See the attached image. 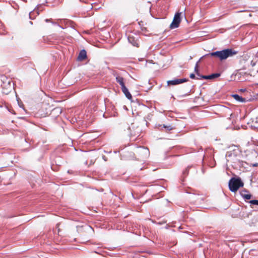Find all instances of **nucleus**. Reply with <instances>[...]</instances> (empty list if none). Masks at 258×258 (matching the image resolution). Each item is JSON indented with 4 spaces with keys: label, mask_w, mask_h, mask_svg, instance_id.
Listing matches in <instances>:
<instances>
[{
    "label": "nucleus",
    "mask_w": 258,
    "mask_h": 258,
    "mask_svg": "<svg viewBox=\"0 0 258 258\" xmlns=\"http://www.w3.org/2000/svg\"><path fill=\"white\" fill-rule=\"evenodd\" d=\"M167 85L170 86H175L177 85L180 84L179 79L178 78H174L173 80H168L167 82Z\"/></svg>",
    "instance_id": "f3484780"
},
{
    "label": "nucleus",
    "mask_w": 258,
    "mask_h": 258,
    "mask_svg": "<svg viewBox=\"0 0 258 258\" xmlns=\"http://www.w3.org/2000/svg\"><path fill=\"white\" fill-rule=\"evenodd\" d=\"M1 81L3 93L7 95L14 89V83L13 82L12 78L3 75L1 76Z\"/></svg>",
    "instance_id": "7ed1b4c3"
},
{
    "label": "nucleus",
    "mask_w": 258,
    "mask_h": 258,
    "mask_svg": "<svg viewBox=\"0 0 258 258\" xmlns=\"http://www.w3.org/2000/svg\"><path fill=\"white\" fill-rule=\"evenodd\" d=\"M143 151L144 152L146 156H148L149 155V150L147 148H143Z\"/></svg>",
    "instance_id": "393cba45"
},
{
    "label": "nucleus",
    "mask_w": 258,
    "mask_h": 258,
    "mask_svg": "<svg viewBox=\"0 0 258 258\" xmlns=\"http://www.w3.org/2000/svg\"><path fill=\"white\" fill-rule=\"evenodd\" d=\"M188 81H189V80L188 78H184L179 79L180 84L183 83L187 82Z\"/></svg>",
    "instance_id": "cd10ccee"
},
{
    "label": "nucleus",
    "mask_w": 258,
    "mask_h": 258,
    "mask_svg": "<svg viewBox=\"0 0 258 258\" xmlns=\"http://www.w3.org/2000/svg\"><path fill=\"white\" fill-rule=\"evenodd\" d=\"M203 58H200L199 60L196 62V66L194 68L195 73H191L189 75V78L191 79L197 80H214L221 76L220 73H215L210 74L209 75H204L201 74L200 73L199 63Z\"/></svg>",
    "instance_id": "f03ea898"
},
{
    "label": "nucleus",
    "mask_w": 258,
    "mask_h": 258,
    "mask_svg": "<svg viewBox=\"0 0 258 258\" xmlns=\"http://www.w3.org/2000/svg\"><path fill=\"white\" fill-rule=\"evenodd\" d=\"M182 19V13L177 12L175 14L173 19L170 25V29H173L179 27Z\"/></svg>",
    "instance_id": "0eeeda50"
},
{
    "label": "nucleus",
    "mask_w": 258,
    "mask_h": 258,
    "mask_svg": "<svg viewBox=\"0 0 258 258\" xmlns=\"http://www.w3.org/2000/svg\"><path fill=\"white\" fill-rule=\"evenodd\" d=\"M152 115L151 114H148L146 116L143 117L141 121V123H145L147 126H148L150 124L148 120H150L151 119V117Z\"/></svg>",
    "instance_id": "dca6fc26"
},
{
    "label": "nucleus",
    "mask_w": 258,
    "mask_h": 258,
    "mask_svg": "<svg viewBox=\"0 0 258 258\" xmlns=\"http://www.w3.org/2000/svg\"><path fill=\"white\" fill-rule=\"evenodd\" d=\"M44 95V92L43 91H41V93H40V96H41V97H42L43 95ZM41 100H42V98H41L40 101Z\"/></svg>",
    "instance_id": "c9c22d12"
},
{
    "label": "nucleus",
    "mask_w": 258,
    "mask_h": 258,
    "mask_svg": "<svg viewBox=\"0 0 258 258\" xmlns=\"http://www.w3.org/2000/svg\"><path fill=\"white\" fill-rule=\"evenodd\" d=\"M24 22L27 24V23L28 22V21H27V17H26L24 19Z\"/></svg>",
    "instance_id": "ea45409f"
},
{
    "label": "nucleus",
    "mask_w": 258,
    "mask_h": 258,
    "mask_svg": "<svg viewBox=\"0 0 258 258\" xmlns=\"http://www.w3.org/2000/svg\"><path fill=\"white\" fill-rule=\"evenodd\" d=\"M156 127L158 128L159 130H165L166 131H170L172 130L174 128L171 125H165V124H156Z\"/></svg>",
    "instance_id": "2eb2a0df"
},
{
    "label": "nucleus",
    "mask_w": 258,
    "mask_h": 258,
    "mask_svg": "<svg viewBox=\"0 0 258 258\" xmlns=\"http://www.w3.org/2000/svg\"><path fill=\"white\" fill-rule=\"evenodd\" d=\"M87 57V51L85 49L81 50L77 57V60L82 61L86 59Z\"/></svg>",
    "instance_id": "ddd939ff"
},
{
    "label": "nucleus",
    "mask_w": 258,
    "mask_h": 258,
    "mask_svg": "<svg viewBox=\"0 0 258 258\" xmlns=\"http://www.w3.org/2000/svg\"><path fill=\"white\" fill-rule=\"evenodd\" d=\"M102 158H103V159L105 161H106V159L105 156H103L102 157Z\"/></svg>",
    "instance_id": "c03bdc74"
},
{
    "label": "nucleus",
    "mask_w": 258,
    "mask_h": 258,
    "mask_svg": "<svg viewBox=\"0 0 258 258\" xmlns=\"http://www.w3.org/2000/svg\"><path fill=\"white\" fill-rule=\"evenodd\" d=\"M28 23L30 24V25H32V21H30L28 22Z\"/></svg>",
    "instance_id": "37998d69"
},
{
    "label": "nucleus",
    "mask_w": 258,
    "mask_h": 258,
    "mask_svg": "<svg viewBox=\"0 0 258 258\" xmlns=\"http://www.w3.org/2000/svg\"><path fill=\"white\" fill-rule=\"evenodd\" d=\"M237 53V51H236L232 48H228L223 49L221 50L209 52L202 56L201 58L210 56L211 57H214L218 58L221 61H222L226 60L228 57H232L236 55Z\"/></svg>",
    "instance_id": "f257e3e1"
},
{
    "label": "nucleus",
    "mask_w": 258,
    "mask_h": 258,
    "mask_svg": "<svg viewBox=\"0 0 258 258\" xmlns=\"http://www.w3.org/2000/svg\"><path fill=\"white\" fill-rule=\"evenodd\" d=\"M237 13H243V17L247 18L252 16L251 14L247 10H240L236 12Z\"/></svg>",
    "instance_id": "412c9836"
},
{
    "label": "nucleus",
    "mask_w": 258,
    "mask_h": 258,
    "mask_svg": "<svg viewBox=\"0 0 258 258\" xmlns=\"http://www.w3.org/2000/svg\"><path fill=\"white\" fill-rule=\"evenodd\" d=\"M191 167V166H188L187 168L183 171L182 176L181 177V182H183L184 181V178L188 175L189 170Z\"/></svg>",
    "instance_id": "a211bd4d"
},
{
    "label": "nucleus",
    "mask_w": 258,
    "mask_h": 258,
    "mask_svg": "<svg viewBox=\"0 0 258 258\" xmlns=\"http://www.w3.org/2000/svg\"><path fill=\"white\" fill-rule=\"evenodd\" d=\"M120 156L121 160H133L135 158L134 153L130 151L123 152Z\"/></svg>",
    "instance_id": "9d476101"
},
{
    "label": "nucleus",
    "mask_w": 258,
    "mask_h": 258,
    "mask_svg": "<svg viewBox=\"0 0 258 258\" xmlns=\"http://www.w3.org/2000/svg\"><path fill=\"white\" fill-rule=\"evenodd\" d=\"M5 107L10 112L13 114H16L13 109H10L7 106H5Z\"/></svg>",
    "instance_id": "c756f323"
},
{
    "label": "nucleus",
    "mask_w": 258,
    "mask_h": 258,
    "mask_svg": "<svg viewBox=\"0 0 258 258\" xmlns=\"http://www.w3.org/2000/svg\"><path fill=\"white\" fill-rule=\"evenodd\" d=\"M0 107H2V105H0Z\"/></svg>",
    "instance_id": "6e6d98bb"
},
{
    "label": "nucleus",
    "mask_w": 258,
    "mask_h": 258,
    "mask_svg": "<svg viewBox=\"0 0 258 258\" xmlns=\"http://www.w3.org/2000/svg\"><path fill=\"white\" fill-rule=\"evenodd\" d=\"M33 125L35 124V122L34 121H33Z\"/></svg>",
    "instance_id": "603ef678"
},
{
    "label": "nucleus",
    "mask_w": 258,
    "mask_h": 258,
    "mask_svg": "<svg viewBox=\"0 0 258 258\" xmlns=\"http://www.w3.org/2000/svg\"><path fill=\"white\" fill-rule=\"evenodd\" d=\"M80 2L87 3L89 0H79Z\"/></svg>",
    "instance_id": "4c0bfd02"
},
{
    "label": "nucleus",
    "mask_w": 258,
    "mask_h": 258,
    "mask_svg": "<svg viewBox=\"0 0 258 258\" xmlns=\"http://www.w3.org/2000/svg\"><path fill=\"white\" fill-rule=\"evenodd\" d=\"M72 28H74V26H71Z\"/></svg>",
    "instance_id": "5fc2aeb1"
},
{
    "label": "nucleus",
    "mask_w": 258,
    "mask_h": 258,
    "mask_svg": "<svg viewBox=\"0 0 258 258\" xmlns=\"http://www.w3.org/2000/svg\"><path fill=\"white\" fill-rule=\"evenodd\" d=\"M238 146L232 145L228 147L229 151L226 152V157L230 159L235 157H241V151L238 149Z\"/></svg>",
    "instance_id": "423d86ee"
},
{
    "label": "nucleus",
    "mask_w": 258,
    "mask_h": 258,
    "mask_svg": "<svg viewBox=\"0 0 258 258\" xmlns=\"http://www.w3.org/2000/svg\"><path fill=\"white\" fill-rule=\"evenodd\" d=\"M238 1L239 0H226V2L229 5V7H232V8L236 7V5L238 3Z\"/></svg>",
    "instance_id": "aec40b11"
},
{
    "label": "nucleus",
    "mask_w": 258,
    "mask_h": 258,
    "mask_svg": "<svg viewBox=\"0 0 258 258\" xmlns=\"http://www.w3.org/2000/svg\"><path fill=\"white\" fill-rule=\"evenodd\" d=\"M185 193L187 194H193L191 191H188V190H186L185 191Z\"/></svg>",
    "instance_id": "79ce46f5"
},
{
    "label": "nucleus",
    "mask_w": 258,
    "mask_h": 258,
    "mask_svg": "<svg viewBox=\"0 0 258 258\" xmlns=\"http://www.w3.org/2000/svg\"><path fill=\"white\" fill-rule=\"evenodd\" d=\"M192 58V57L190 56V57H189V59H191Z\"/></svg>",
    "instance_id": "3c124183"
},
{
    "label": "nucleus",
    "mask_w": 258,
    "mask_h": 258,
    "mask_svg": "<svg viewBox=\"0 0 258 258\" xmlns=\"http://www.w3.org/2000/svg\"><path fill=\"white\" fill-rule=\"evenodd\" d=\"M148 191V189H147L145 191V194H146L147 192Z\"/></svg>",
    "instance_id": "09e8293b"
},
{
    "label": "nucleus",
    "mask_w": 258,
    "mask_h": 258,
    "mask_svg": "<svg viewBox=\"0 0 258 258\" xmlns=\"http://www.w3.org/2000/svg\"><path fill=\"white\" fill-rule=\"evenodd\" d=\"M223 107L225 109V110L224 111L225 112H227L228 111H230V109L229 108L224 106H223Z\"/></svg>",
    "instance_id": "473e14b6"
},
{
    "label": "nucleus",
    "mask_w": 258,
    "mask_h": 258,
    "mask_svg": "<svg viewBox=\"0 0 258 258\" xmlns=\"http://www.w3.org/2000/svg\"><path fill=\"white\" fill-rule=\"evenodd\" d=\"M119 152V151H114V153L116 154L117 153Z\"/></svg>",
    "instance_id": "49530a36"
},
{
    "label": "nucleus",
    "mask_w": 258,
    "mask_h": 258,
    "mask_svg": "<svg viewBox=\"0 0 258 258\" xmlns=\"http://www.w3.org/2000/svg\"><path fill=\"white\" fill-rule=\"evenodd\" d=\"M17 100L18 104L19 107L20 108H22L23 109H24V105L22 103V102L21 101H20V99L17 98Z\"/></svg>",
    "instance_id": "bb28decb"
},
{
    "label": "nucleus",
    "mask_w": 258,
    "mask_h": 258,
    "mask_svg": "<svg viewBox=\"0 0 258 258\" xmlns=\"http://www.w3.org/2000/svg\"><path fill=\"white\" fill-rule=\"evenodd\" d=\"M231 97L238 102L245 103L248 101L245 98L242 97L237 94H232Z\"/></svg>",
    "instance_id": "4468645a"
},
{
    "label": "nucleus",
    "mask_w": 258,
    "mask_h": 258,
    "mask_svg": "<svg viewBox=\"0 0 258 258\" xmlns=\"http://www.w3.org/2000/svg\"><path fill=\"white\" fill-rule=\"evenodd\" d=\"M249 203L251 205H257L258 206V200H251L249 202Z\"/></svg>",
    "instance_id": "a878e982"
},
{
    "label": "nucleus",
    "mask_w": 258,
    "mask_h": 258,
    "mask_svg": "<svg viewBox=\"0 0 258 258\" xmlns=\"http://www.w3.org/2000/svg\"><path fill=\"white\" fill-rule=\"evenodd\" d=\"M243 198L245 200H249L251 198V195H242Z\"/></svg>",
    "instance_id": "c85d7f7f"
},
{
    "label": "nucleus",
    "mask_w": 258,
    "mask_h": 258,
    "mask_svg": "<svg viewBox=\"0 0 258 258\" xmlns=\"http://www.w3.org/2000/svg\"><path fill=\"white\" fill-rule=\"evenodd\" d=\"M240 158V157H233L229 159H227V162H230L231 166L234 169H240L242 167L246 168L245 165L248 164L246 162L241 160Z\"/></svg>",
    "instance_id": "39448f33"
},
{
    "label": "nucleus",
    "mask_w": 258,
    "mask_h": 258,
    "mask_svg": "<svg viewBox=\"0 0 258 258\" xmlns=\"http://www.w3.org/2000/svg\"><path fill=\"white\" fill-rule=\"evenodd\" d=\"M67 172L69 174H73L74 172L72 170H68Z\"/></svg>",
    "instance_id": "e433bc0d"
},
{
    "label": "nucleus",
    "mask_w": 258,
    "mask_h": 258,
    "mask_svg": "<svg viewBox=\"0 0 258 258\" xmlns=\"http://www.w3.org/2000/svg\"><path fill=\"white\" fill-rule=\"evenodd\" d=\"M243 191L245 192H246L247 194H250L248 191V190L246 189H244L243 190Z\"/></svg>",
    "instance_id": "a19ab883"
},
{
    "label": "nucleus",
    "mask_w": 258,
    "mask_h": 258,
    "mask_svg": "<svg viewBox=\"0 0 258 258\" xmlns=\"http://www.w3.org/2000/svg\"><path fill=\"white\" fill-rule=\"evenodd\" d=\"M246 89H240L239 91L241 92H244L246 91Z\"/></svg>",
    "instance_id": "58836bf2"
},
{
    "label": "nucleus",
    "mask_w": 258,
    "mask_h": 258,
    "mask_svg": "<svg viewBox=\"0 0 258 258\" xmlns=\"http://www.w3.org/2000/svg\"><path fill=\"white\" fill-rule=\"evenodd\" d=\"M124 109H127V107H126L125 106H124Z\"/></svg>",
    "instance_id": "de8ad7c7"
},
{
    "label": "nucleus",
    "mask_w": 258,
    "mask_h": 258,
    "mask_svg": "<svg viewBox=\"0 0 258 258\" xmlns=\"http://www.w3.org/2000/svg\"><path fill=\"white\" fill-rule=\"evenodd\" d=\"M143 169H144V167H141V168L139 169V170H140V171H141V170H143Z\"/></svg>",
    "instance_id": "a18cd8bd"
},
{
    "label": "nucleus",
    "mask_w": 258,
    "mask_h": 258,
    "mask_svg": "<svg viewBox=\"0 0 258 258\" xmlns=\"http://www.w3.org/2000/svg\"><path fill=\"white\" fill-rule=\"evenodd\" d=\"M121 90L125 97L130 100L131 102H137V103L139 104V105H142L143 106L148 108L147 106L143 104V103H140V100L138 99H136L135 101L133 100L132 95L130 93L128 89L126 88V86H123V87L121 88Z\"/></svg>",
    "instance_id": "1a4fd4ad"
},
{
    "label": "nucleus",
    "mask_w": 258,
    "mask_h": 258,
    "mask_svg": "<svg viewBox=\"0 0 258 258\" xmlns=\"http://www.w3.org/2000/svg\"><path fill=\"white\" fill-rule=\"evenodd\" d=\"M116 81L118 83L121 87L123 86H125L124 82V78L120 76L117 75L115 78Z\"/></svg>",
    "instance_id": "6ab92c4d"
},
{
    "label": "nucleus",
    "mask_w": 258,
    "mask_h": 258,
    "mask_svg": "<svg viewBox=\"0 0 258 258\" xmlns=\"http://www.w3.org/2000/svg\"><path fill=\"white\" fill-rule=\"evenodd\" d=\"M34 72L36 73V75H37V77L38 78H40V77L39 76V75L38 74L36 69H33V76L34 75Z\"/></svg>",
    "instance_id": "f704fd0d"
},
{
    "label": "nucleus",
    "mask_w": 258,
    "mask_h": 258,
    "mask_svg": "<svg viewBox=\"0 0 258 258\" xmlns=\"http://www.w3.org/2000/svg\"><path fill=\"white\" fill-rule=\"evenodd\" d=\"M32 11H30L29 13V19L31 20H32Z\"/></svg>",
    "instance_id": "2f4dec72"
},
{
    "label": "nucleus",
    "mask_w": 258,
    "mask_h": 258,
    "mask_svg": "<svg viewBox=\"0 0 258 258\" xmlns=\"http://www.w3.org/2000/svg\"><path fill=\"white\" fill-rule=\"evenodd\" d=\"M156 187L157 188L156 194H161V192H162L163 191V190L160 189L161 188H165L164 187L159 186V185L156 186Z\"/></svg>",
    "instance_id": "b1692460"
},
{
    "label": "nucleus",
    "mask_w": 258,
    "mask_h": 258,
    "mask_svg": "<svg viewBox=\"0 0 258 258\" xmlns=\"http://www.w3.org/2000/svg\"><path fill=\"white\" fill-rule=\"evenodd\" d=\"M45 21L46 22V23H48V22H51L52 23V25H56L58 27H60L61 28L63 29L62 27H61L56 22H55L54 21H53L52 19H46L45 20Z\"/></svg>",
    "instance_id": "4be33fe9"
},
{
    "label": "nucleus",
    "mask_w": 258,
    "mask_h": 258,
    "mask_svg": "<svg viewBox=\"0 0 258 258\" xmlns=\"http://www.w3.org/2000/svg\"><path fill=\"white\" fill-rule=\"evenodd\" d=\"M41 2V4H37L36 7L33 9V14L36 13L37 15L39 14L40 11H42L43 9V7H44V4L47 3V0H40Z\"/></svg>",
    "instance_id": "f8f14e48"
},
{
    "label": "nucleus",
    "mask_w": 258,
    "mask_h": 258,
    "mask_svg": "<svg viewBox=\"0 0 258 258\" xmlns=\"http://www.w3.org/2000/svg\"><path fill=\"white\" fill-rule=\"evenodd\" d=\"M251 183H253V184H255V185H254L253 186L258 188V182H252V179H250Z\"/></svg>",
    "instance_id": "72a5a7b5"
},
{
    "label": "nucleus",
    "mask_w": 258,
    "mask_h": 258,
    "mask_svg": "<svg viewBox=\"0 0 258 258\" xmlns=\"http://www.w3.org/2000/svg\"><path fill=\"white\" fill-rule=\"evenodd\" d=\"M42 102H39L36 104L35 109L37 111L33 109V116L35 117H43L46 116V113L42 108Z\"/></svg>",
    "instance_id": "6e6552de"
},
{
    "label": "nucleus",
    "mask_w": 258,
    "mask_h": 258,
    "mask_svg": "<svg viewBox=\"0 0 258 258\" xmlns=\"http://www.w3.org/2000/svg\"><path fill=\"white\" fill-rule=\"evenodd\" d=\"M239 194H242V193L241 191H239Z\"/></svg>",
    "instance_id": "864d4df0"
},
{
    "label": "nucleus",
    "mask_w": 258,
    "mask_h": 258,
    "mask_svg": "<svg viewBox=\"0 0 258 258\" xmlns=\"http://www.w3.org/2000/svg\"><path fill=\"white\" fill-rule=\"evenodd\" d=\"M139 36L135 37L134 36L129 35L127 37V40L130 43L132 44L133 46H136L137 47H139Z\"/></svg>",
    "instance_id": "9b49d317"
},
{
    "label": "nucleus",
    "mask_w": 258,
    "mask_h": 258,
    "mask_svg": "<svg viewBox=\"0 0 258 258\" xmlns=\"http://www.w3.org/2000/svg\"><path fill=\"white\" fill-rule=\"evenodd\" d=\"M103 117H104V118H107V117L105 116V115L104 114H103Z\"/></svg>",
    "instance_id": "8fccbe9b"
},
{
    "label": "nucleus",
    "mask_w": 258,
    "mask_h": 258,
    "mask_svg": "<svg viewBox=\"0 0 258 258\" xmlns=\"http://www.w3.org/2000/svg\"><path fill=\"white\" fill-rule=\"evenodd\" d=\"M191 92V89H190L187 93H186L184 94H182V95H178V96H177V97L179 98H182L185 97L189 95V94H190V93Z\"/></svg>",
    "instance_id": "5701e85b"
},
{
    "label": "nucleus",
    "mask_w": 258,
    "mask_h": 258,
    "mask_svg": "<svg viewBox=\"0 0 258 258\" xmlns=\"http://www.w3.org/2000/svg\"><path fill=\"white\" fill-rule=\"evenodd\" d=\"M257 85H258V83L257 84Z\"/></svg>",
    "instance_id": "4d7b16f0"
},
{
    "label": "nucleus",
    "mask_w": 258,
    "mask_h": 258,
    "mask_svg": "<svg viewBox=\"0 0 258 258\" xmlns=\"http://www.w3.org/2000/svg\"><path fill=\"white\" fill-rule=\"evenodd\" d=\"M244 183L241 178L238 176L232 177L228 182V186L229 190L235 193L237 190L241 187H243Z\"/></svg>",
    "instance_id": "20e7f679"
},
{
    "label": "nucleus",
    "mask_w": 258,
    "mask_h": 258,
    "mask_svg": "<svg viewBox=\"0 0 258 258\" xmlns=\"http://www.w3.org/2000/svg\"><path fill=\"white\" fill-rule=\"evenodd\" d=\"M250 166L252 167H258V163H251Z\"/></svg>",
    "instance_id": "7c9ffc66"
}]
</instances>
